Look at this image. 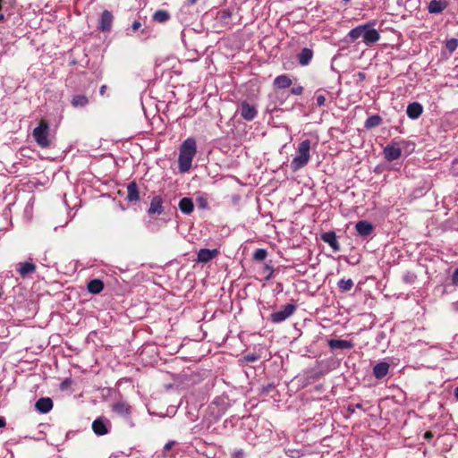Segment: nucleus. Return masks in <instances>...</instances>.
<instances>
[{
    "label": "nucleus",
    "mask_w": 458,
    "mask_h": 458,
    "mask_svg": "<svg viewBox=\"0 0 458 458\" xmlns=\"http://www.w3.org/2000/svg\"><path fill=\"white\" fill-rule=\"evenodd\" d=\"M197 154V144L194 138L189 137L180 146L178 167L181 173H186L191 168L194 157Z\"/></svg>",
    "instance_id": "f257e3e1"
},
{
    "label": "nucleus",
    "mask_w": 458,
    "mask_h": 458,
    "mask_svg": "<svg viewBox=\"0 0 458 458\" xmlns=\"http://www.w3.org/2000/svg\"><path fill=\"white\" fill-rule=\"evenodd\" d=\"M310 140H302L298 146L297 156L291 162V168L293 172L300 170L309 163L310 159Z\"/></svg>",
    "instance_id": "f03ea898"
},
{
    "label": "nucleus",
    "mask_w": 458,
    "mask_h": 458,
    "mask_svg": "<svg viewBox=\"0 0 458 458\" xmlns=\"http://www.w3.org/2000/svg\"><path fill=\"white\" fill-rule=\"evenodd\" d=\"M32 135L40 148H47L51 145L49 123L45 119L40 120L38 125L33 130Z\"/></svg>",
    "instance_id": "7ed1b4c3"
},
{
    "label": "nucleus",
    "mask_w": 458,
    "mask_h": 458,
    "mask_svg": "<svg viewBox=\"0 0 458 458\" xmlns=\"http://www.w3.org/2000/svg\"><path fill=\"white\" fill-rule=\"evenodd\" d=\"M408 142L402 140L396 141L395 140H392V142L386 145L383 150L385 158L392 162L394 160L398 159L402 155V148L401 145H406Z\"/></svg>",
    "instance_id": "20e7f679"
},
{
    "label": "nucleus",
    "mask_w": 458,
    "mask_h": 458,
    "mask_svg": "<svg viewBox=\"0 0 458 458\" xmlns=\"http://www.w3.org/2000/svg\"><path fill=\"white\" fill-rule=\"evenodd\" d=\"M297 310L293 303L286 304L282 310L270 314L269 319L273 323H281L290 318Z\"/></svg>",
    "instance_id": "39448f33"
},
{
    "label": "nucleus",
    "mask_w": 458,
    "mask_h": 458,
    "mask_svg": "<svg viewBox=\"0 0 458 458\" xmlns=\"http://www.w3.org/2000/svg\"><path fill=\"white\" fill-rule=\"evenodd\" d=\"M37 270L36 265L33 263L32 259H29L24 262H20L16 266V271L22 278L30 276Z\"/></svg>",
    "instance_id": "423d86ee"
},
{
    "label": "nucleus",
    "mask_w": 458,
    "mask_h": 458,
    "mask_svg": "<svg viewBox=\"0 0 458 458\" xmlns=\"http://www.w3.org/2000/svg\"><path fill=\"white\" fill-rule=\"evenodd\" d=\"M241 116L246 121H252L258 114L255 106L250 105L247 101H242L240 105Z\"/></svg>",
    "instance_id": "0eeeda50"
},
{
    "label": "nucleus",
    "mask_w": 458,
    "mask_h": 458,
    "mask_svg": "<svg viewBox=\"0 0 458 458\" xmlns=\"http://www.w3.org/2000/svg\"><path fill=\"white\" fill-rule=\"evenodd\" d=\"M114 16L111 12L105 10L100 17L98 29L102 32H109L112 29Z\"/></svg>",
    "instance_id": "6e6552de"
},
{
    "label": "nucleus",
    "mask_w": 458,
    "mask_h": 458,
    "mask_svg": "<svg viewBox=\"0 0 458 458\" xmlns=\"http://www.w3.org/2000/svg\"><path fill=\"white\" fill-rule=\"evenodd\" d=\"M218 255L219 250L217 249H200L197 254V262L208 263L213 259L216 258Z\"/></svg>",
    "instance_id": "1a4fd4ad"
},
{
    "label": "nucleus",
    "mask_w": 458,
    "mask_h": 458,
    "mask_svg": "<svg viewBox=\"0 0 458 458\" xmlns=\"http://www.w3.org/2000/svg\"><path fill=\"white\" fill-rule=\"evenodd\" d=\"M379 38H380V34L377 30L370 28V26L369 28L365 29V31L363 34V42L366 45L371 46V45L377 43L379 40Z\"/></svg>",
    "instance_id": "9d476101"
},
{
    "label": "nucleus",
    "mask_w": 458,
    "mask_h": 458,
    "mask_svg": "<svg viewBox=\"0 0 458 458\" xmlns=\"http://www.w3.org/2000/svg\"><path fill=\"white\" fill-rule=\"evenodd\" d=\"M321 240L328 243L329 246L335 250H340V244L337 241L336 234L334 231H328L321 234Z\"/></svg>",
    "instance_id": "9b49d317"
},
{
    "label": "nucleus",
    "mask_w": 458,
    "mask_h": 458,
    "mask_svg": "<svg viewBox=\"0 0 458 458\" xmlns=\"http://www.w3.org/2000/svg\"><path fill=\"white\" fill-rule=\"evenodd\" d=\"M389 369V363L386 361H380L373 367V375L377 379H382L388 374Z\"/></svg>",
    "instance_id": "f8f14e48"
},
{
    "label": "nucleus",
    "mask_w": 458,
    "mask_h": 458,
    "mask_svg": "<svg viewBox=\"0 0 458 458\" xmlns=\"http://www.w3.org/2000/svg\"><path fill=\"white\" fill-rule=\"evenodd\" d=\"M126 199L129 202H136V201L140 200L139 187L135 181L129 182L127 185Z\"/></svg>",
    "instance_id": "ddd939ff"
},
{
    "label": "nucleus",
    "mask_w": 458,
    "mask_h": 458,
    "mask_svg": "<svg viewBox=\"0 0 458 458\" xmlns=\"http://www.w3.org/2000/svg\"><path fill=\"white\" fill-rule=\"evenodd\" d=\"M355 229L360 236L367 237L373 232V225L371 223L361 220L356 223Z\"/></svg>",
    "instance_id": "4468645a"
},
{
    "label": "nucleus",
    "mask_w": 458,
    "mask_h": 458,
    "mask_svg": "<svg viewBox=\"0 0 458 458\" xmlns=\"http://www.w3.org/2000/svg\"><path fill=\"white\" fill-rule=\"evenodd\" d=\"M35 407L39 412L47 413L53 408V401L49 397H41L36 402Z\"/></svg>",
    "instance_id": "2eb2a0df"
},
{
    "label": "nucleus",
    "mask_w": 458,
    "mask_h": 458,
    "mask_svg": "<svg viewBox=\"0 0 458 458\" xmlns=\"http://www.w3.org/2000/svg\"><path fill=\"white\" fill-rule=\"evenodd\" d=\"M423 112L422 106L418 102H413L408 105L406 114L411 119H418Z\"/></svg>",
    "instance_id": "dca6fc26"
},
{
    "label": "nucleus",
    "mask_w": 458,
    "mask_h": 458,
    "mask_svg": "<svg viewBox=\"0 0 458 458\" xmlns=\"http://www.w3.org/2000/svg\"><path fill=\"white\" fill-rule=\"evenodd\" d=\"M313 55L312 49L304 47L297 55L298 62L301 66H306L311 62Z\"/></svg>",
    "instance_id": "f3484780"
},
{
    "label": "nucleus",
    "mask_w": 458,
    "mask_h": 458,
    "mask_svg": "<svg viewBox=\"0 0 458 458\" xmlns=\"http://www.w3.org/2000/svg\"><path fill=\"white\" fill-rule=\"evenodd\" d=\"M163 212V200L160 196H155L150 202L148 209V215L157 214L160 215Z\"/></svg>",
    "instance_id": "a211bd4d"
},
{
    "label": "nucleus",
    "mask_w": 458,
    "mask_h": 458,
    "mask_svg": "<svg viewBox=\"0 0 458 458\" xmlns=\"http://www.w3.org/2000/svg\"><path fill=\"white\" fill-rule=\"evenodd\" d=\"M92 430L98 436H103L108 433V428L102 418H98L92 422Z\"/></svg>",
    "instance_id": "6ab92c4d"
},
{
    "label": "nucleus",
    "mask_w": 458,
    "mask_h": 458,
    "mask_svg": "<svg viewBox=\"0 0 458 458\" xmlns=\"http://www.w3.org/2000/svg\"><path fill=\"white\" fill-rule=\"evenodd\" d=\"M328 346L331 349H352L354 344L351 341L342 339H330L328 341Z\"/></svg>",
    "instance_id": "aec40b11"
},
{
    "label": "nucleus",
    "mask_w": 458,
    "mask_h": 458,
    "mask_svg": "<svg viewBox=\"0 0 458 458\" xmlns=\"http://www.w3.org/2000/svg\"><path fill=\"white\" fill-rule=\"evenodd\" d=\"M273 84H274V87L276 89H286V88H289L293 84V81L288 75L282 74V75L276 77Z\"/></svg>",
    "instance_id": "412c9836"
},
{
    "label": "nucleus",
    "mask_w": 458,
    "mask_h": 458,
    "mask_svg": "<svg viewBox=\"0 0 458 458\" xmlns=\"http://www.w3.org/2000/svg\"><path fill=\"white\" fill-rule=\"evenodd\" d=\"M447 6V3L443 0H432L428 4V12L430 13H442Z\"/></svg>",
    "instance_id": "4be33fe9"
},
{
    "label": "nucleus",
    "mask_w": 458,
    "mask_h": 458,
    "mask_svg": "<svg viewBox=\"0 0 458 458\" xmlns=\"http://www.w3.org/2000/svg\"><path fill=\"white\" fill-rule=\"evenodd\" d=\"M369 24L368 23V24L359 25V26L353 28L352 30H351L348 34L351 41L353 42V41L357 40L358 38H360V37L363 38L365 29L369 28Z\"/></svg>",
    "instance_id": "5701e85b"
},
{
    "label": "nucleus",
    "mask_w": 458,
    "mask_h": 458,
    "mask_svg": "<svg viewBox=\"0 0 458 458\" xmlns=\"http://www.w3.org/2000/svg\"><path fill=\"white\" fill-rule=\"evenodd\" d=\"M179 208L183 214H191L194 209V204L191 199L182 198L179 202Z\"/></svg>",
    "instance_id": "b1692460"
},
{
    "label": "nucleus",
    "mask_w": 458,
    "mask_h": 458,
    "mask_svg": "<svg viewBox=\"0 0 458 458\" xmlns=\"http://www.w3.org/2000/svg\"><path fill=\"white\" fill-rule=\"evenodd\" d=\"M87 288L90 293L98 294L104 289V283L100 279H93L88 283Z\"/></svg>",
    "instance_id": "393cba45"
},
{
    "label": "nucleus",
    "mask_w": 458,
    "mask_h": 458,
    "mask_svg": "<svg viewBox=\"0 0 458 458\" xmlns=\"http://www.w3.org/2000/svg\"><path fill=\"white\" fill-rule=\"evenodd\" d=\"M113 411L122 416H127L131 412V406L125 403L120 402L113 405Z\"/></svg>",
    "instance_id": "a878e982"
},
{
    "label": "nucleus",
    "mask_w": 458,
    "mask_h": 458,
    "mask_svg": "<svg viewBox=\"0 0 458 458\" xmlns=\"http://www.w3.org/2000/svg\"><path fill=\"white\" fill-rule=\"evenodd\" d=\"M382 123V117L378 114H374L365 121V128L366 129H372L375 127L379 126Z\"/></svg>",
    "instance_id": "bb28decb"
},
{
    "label": "nucleus",
    "mask_w": 458,
    "mask_h": 458,
    "mask_svg": "<svg viewBox=\"0 0 458 458\" xmlns=\"http://www.w3.org/2000/svg\"><path fill=\"white\" fill-rule=\"evenodd\" d=\"M71 103L73 107H84L89 104V99L85 95H75Z\"/></svg>",
    "instance_id": "cd10ccee"
},
{
    "label": "nucleus",
    "mask_w": 458,
    "mask_h": 458,
    "mask_svg": "<svg viewBox=\"0 0 458 458\" xmlns=\"http://www.w3.org/2000/svg\"><path fill=\"white\" fill-rule=\"evenodd\" d=\"M171 15L168 11L157 10L153 14V20L159 23L166 22L170 19Z\"/></svg>",
    "instance_id": "c85d7f7f"
},
{
    "label": "nucleus",
    "mask_w": 458,
    "mask_h": 458,
    "mask_svg": "<svg viewBox=\"0 0 458 458\" xmlns=\"http://www.w3.org/2000/svg\"><path fill=\"white\" fill-rule=\"evenodd\" d=\"M353 281L352 279H341L337 285L340 291L342 292H348L350 291L353 286Z\"/></svg>",
    "instance_id": "c756f323"
},
{
    "label": "nucleus",
    "mask_w": 458,
    "mask_h": 458,
    "mask_svg": "<svg viewBox=\"0 0 458 458\" xmlns=\"http://www.w3.org/2000/svg\"><path fill=\"white\" fill-rule=\"evenodd\" d=\"M267 256V252L265 249H257L253 254V259L256 261H263Z\"/></svg>",
    "instance_id": "7c9ffc66"
},
{
    "label": "nucleus",
    "mask_w": 458,
    "mask_h": 458,
    "mask_svg": "<svg viewBox=\"0 0 458 458\" xmlns=\"http://www.w3.org/2000/svg\"><path fill=\"white\" fill-rule=\"evenodd\" d=\"M196 203L201 209H207L208 208V198L204 195H199L196 198Z\"/></svg>",
    "instance_id": "2f4dec72"
},
{
    "label": "nucleus",
    "mask_w": 458,
    "mask_h": 458,
    "mask_svg": "<svg viewBox=\"0 0 458 458\" xmlns=\"http://www.w3.org/2000/svg\"><path fill=\"white\" fill-rule=\"evenodd\" d=\"M445 47L446 49L450 52V53H453L454 51H455L458 47V39L457 38H451L449 40L446 41L445 43Z\"/></svg>",
    "instance_id": "473e14b6"
},
{
    "label": "nucleus",
    "mask_w": 458,
    "mask_h": 458,
    "mask_svg": "<svg viewBox=\"0 0 458 458\" xmlns=\"http://www.w3.org/2000/svg\"><path fill=\"white\" fill-rule=\"evenodd\" d=\"M316 101H317V106L319 107L325 106V104H326V101H327L326 96L324 94L320 93V90H318L316 92Z\"/></svg>",
    "instance_id": "72a5a7b5"
},
{
    "label": "nucleus",
    "mask_w": 458,
    "mask_h": 458,
    "mask_svg": "<svg viewBox=\"0 0 458 458\" xmlns=\"http://www.w3.org/2000/svg\"><path fill=\"white\" fill-rule=\"evenodd\" d=\"M263 269H264V273L267 274L266 280L267 281L270 280L273 277V276H274V268H273V267L267 264V265L264 266Z\"/></svg>",
    "instance_id": "f704fd0d"
},
{
    "label": "nucleus",
    "mask_w": 458,
    "mask_h": 458,
    "mask_svg": "<svg viewBox=\"0 0 458 458\" xmlns=\"http://www.w3.org/2000/svg\"><path fill=\"white\" fill-rule=\"evenodd\" d=\"M259 358V356L256 355L254 353H249L246 356H244V360L248 362H254V361L258 360Z\"/></svg>",
    "instance_id": "c9c22d12"
},
{
    "label": "nucleus",
    "mask_w": 458,
    "mask_h": 458,
    "mask_svg": "<svg viewBox=\"0 0 458 458\" xmlns=\"http://www.w3.org/2000/svg\"><path fill=\"white\" fill-rule=\"evenodd\" d=\"M303 87L302 86H297L291 89V92L293 95H301L303 93Z\"/></svg>",
    "instance_id": "e433bc0d"
},
{
    "label": "nucleus",
    "mask_w": 458,
    "mask_h": 458,
    "mask_svg": "<svg viewBox=\"0 0 458 458\" xmlns=\"http://www.w3.org/2000/svg\"><path fill=\"white\" fill-rule=\"evenodd\" d=\"M231 16H232L231 12H230V11H228V10H225V11H223V12L221 13L220 19H221L222 21H226V20H228L229 18H231Z\"/></svg>",
    "instance_id": "4c0bfd02"
},
{
    "label": "nucleus",
    "mask_w": 458,
    "mask_h": 458,
    "mask_svg": "<svg viewBox=\"0 0 458 458\" xmlns=\"http://www.w3.org/2000/svg\"><path fill=\"white\" fill-rule=\"evenodd\" d=\"M140 28H141V22L140 21H134L132 25H131L132 30L133 31H137Z\"/></svg>",
    "instance_id": "58836bf2"
},
{
    "label": "nucleus",
    "mask_w": 458,
    "mask_h": 458,
    "mask_svg": "<svg viewBox=\"0 0 458 458\" xmlns=\"http://www.w3.org/2000/svg\"><path fill=\"white\" fill-rule=\"evenodd\" d=\"M453 284L458 285V267L454 270L452 276Z\"/></svg>",
    "instance_id": "ea45409f"
},
{
    "label": "nucleus",
    "mask_w": 458,
    "mask_h": 458,
    "mask_svg": "<svg viewBox=\"0 0 458 458\" xmlns=\"http://www.w3.org/2000/svg\"><path fill=\"white\" fill-rule=\"evenodd\" d=\"M433 437L434 435L431 431H426L423 435V438L428 441L431 440Z\"/></svg>",
    "instance_id": "a19ab883"
},
{
    "label": "nucleus",
    "mask_w": 458,
    "mask_h": 458,
    "mask_svg": "<svg viewBox=\"0 0 458 458\" xmlns=\"http://www.w3.org/2000/svg\"><path fill=\"white\" fill-rule=\"evenodd\" d=\"M233 458H242L243 456V451L238 450L233 454Z\"/></svg>",
    "instance_id": "79ce46f5"
},
{
    "label": "nucleus",
    "mask_w": 458,
    "mask_h": 458,
    "mask_svg": "<svg viewBox=\"0 0 458 458\" xmlns=\"http://www.w3.org/2000/svg\"><path fill=\"white\" fill-rule=\"evenodd\" d=\"M106 89H107V86L106 85H102L100 87V89H99V93L101 96H105L106 93Z\"/></svg>",
    "instance_id": "37998d69"
},
{
    "label": "nucleus",
    "mask_w": 458,
    "mask_h": 458,
    "mask_svg": "<svg viewBox=\"0 0 458 458\" xmlns=\"http://www.w3.org/2000/svg\"><path fill=\"white\" fill-rule=\"evenodd\" d=\"M174 445V441H170V442L166 443L165 447H164L165 451L170 450L173 447Z\"/></svg>",
    "instance_id": "c03bdc74"
},
{
    "label": "nucleus",
    "mask_w": 458,
    "mask_h": 458,
    "mask_svg": "<svg viewBox=\"0 0 458 458\" xmlns=\"http://www.w3.org/2000/svg\"><path fill=\"white\" fill-rule=\"evenodd\" d=\"M5 426V420L4 417H0V428H3Z\"/></svg>",
    "instance_id": "a18cd8bd"
},
{
    "label": "nucleus",
    "mask_w": 458,
    "mask_h": 458,
    "mask_svg": "<svg viewBox=\"0 0 458 458\" xmlns=\"http://www.w3.org/2000/svg\"><path fill=\"white\" fill-rule=\"evenodd\" d=\"M197 1H198V0H188V4H189L190 5H192V4H194Z\"/></svg>",
    "instance_id": "49530a36"
},
{
    "label": "nucleus",
    "mask_w": 458,
    "mask_h": 458,
    "mask_svg": "<svg viewBox=\"0 0 458 458\" xmlns=\"http://www.w3.org/2000/svg\"><path fill=\"white\" fill-rule=\"evenodd\" d=\"M454 396L458 399V386L454 389Z\"/></svg>",
    "instance_id": "de8ad7c7"
},
{
    "label": "nucleus",
    "mask_w": 458,
    "mask_h": 458,
    "mask_svg": "<svg viewBox=\"0 0 458 458\" xmlns=\"http://www.w3.org/2000/svg\"><path fill=\"white\" fill-rule=\"evenodd\" d=\"M359 77L363 79L365 77V74L363 72H359Z\"/></svg>",
    "instance_id": "09e8293b"
},
{
    "label": "nucleus",
    "mask_w": 458,
    "mask_h": 458,
    "mask_svg": "<svg viewBox=\"0 0 458 458\" xmlns=\"http://www.w3.org/2000/svg\"><path fill=\"white\" fill-rule=\"evenodd\" d=\"M4 20V14H1V13H0V21H3Z\"/></svg>",
    "instance_id": "8fccbe9b"
},
{
    "label": "nucleus",
    "mask_w": 458,
    "mask_h": 458,
    "mask_svg": "<svg viewBox=\"0 0 458 458\" xmlns=\"http://www.w3.org/2000/svg\"><path fill=\"white\" fill-rule=\"evenodd\" d=\"M356 407L360 409L362 407V405L360 403H358V404H356Z\"/></svg>",
    "instance_id": "3c124183"
}]
</instances>
